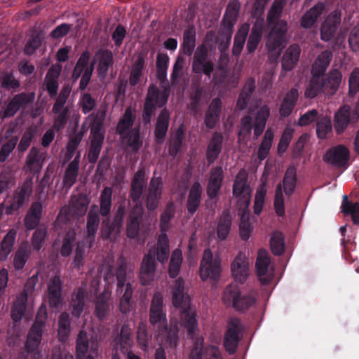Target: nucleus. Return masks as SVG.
<instances>
[{"label":"nucleus","mask_w":359,"mask_h":359,"mask_svg":"<svg viewBox=\"0 0 359 359\" xmlns=\"http://www.w3.org/2000/svg\"><path fill=\"white\" fill-rule=\"evenodd\" d=\"M311 73V78L304 92L306 98H315L320 93L334 95L341 81V74L337 69L331 70L326 78L323 74Z\"/></svg>","instance_id":"3"},{"label":"nucleus","mask_w":359,"mask_h":359,"mask_svg":"<svg viewBox=\"0 0 359 359\" xmlns=\"http://www.w3.org/2000/svg\"><path fill=\"white\" fill-rule=\"evenodd\" d=\"M50 306L57 308L62 302V281L58 276L51 278L48 285Z\"/></svg>","instance_id":"29"},{"label":"nucleus","mask_w":359,"mask_h":359,"mask_svg":"<svg viewBox=\"0 0 359 359\" xmlns=\"http://www.w3.org/2000/svg\"><path fill=\"white\" fill-rule=\"evenodd\" d=\"M297 184V175L294 168H287L283 180V191L288 197L291 196L295 191Z\"/></svg>","instance_id":"55"},{"label":"nucleus","mask_w":359,"mask_h":359,"mask_svg":"<svg viewBox=\"0 0 359 359\" xmlns=\"http://www.w3.org/2000/svg\"><path fill=\"white\" fill-rule=\"evenodd\" d=\"M193 90L190 94V109L193 112H197L203 97L205 89L199 83L194 84Z\"/></svg>","instance_id":"58"},{"label":"nucleus","mask_w":359,"mask_h":359,"mask_svg":"<svg viewBox=\"0 0 359 359\" xmlns=\"http://www.w3.org/2000/svg\"><path fill=\"white\" fill-rule=\"evenodd\" d=\"M222 109V102L220 97H217L212 100L208 105L204 116V124L207 129H214L219 122Z\"/></svg>","instance_id":"21"},{"label":"nucleus","mask_w":359,"mask_h":359,"mask_svg":"<svg viewBox=\"0 0 359 359\" xmlns=\"http://www.w3.org/2000/svg\"><path fill=\"white\" fill-rule=\"evenodd\" d=\"M224 136L220 132H214L207 146L205 151L206 160L208 165L213 163L222 152Z\"/></svg>","instance_id":"24"},{"label":"nucleus","mask_w":359,"mask_h":359,"mask_svg":"<svg viewBox=\"0 0 359 359\" xmlns=\"http://www.w3.org/2000/svg\"><path fill=\"white\" fill-rule=\"evenodd\" d=\"M42 203L39 201L32 203L24 219V224L27 230H33L38 226L42 217Z\"/></svg>","instance_id":"27"},{"label":"nucleus","mask_w":359,"mask_h":359,"mask_svg":"<svg viewBox=\"0 0 359 359\" xmlns=\"http://www.w3.org/2000/svg\"><path fill=\"white\" fill-rule=\"evenodd\" d=\"M32 192L33 180L32 178H27L22 184L13 191L10 204L5 208L6 215H11L22 208L26 203L29 202Z\"/></svg>","instance_id":"8"},{"label":"nucleus","mask_w":359,"mask_h":359,"mask_svg":"<svg viewBox=\"0 0 359 359\" xmlns=\"http://www.w3.org/2000/svg\"><path fill=\"white\" fill-rule=\"evenodd\" d=\"M133 344L132 329L128 324H123L119 333L113 340L114 349L120 348L123 354L131 350Z\"/></svg>","instance_id":"23"},{"label":"nucleus","mask_w":359,"mask_h":359,"mask_svg":"<svg viewBox=\"0 0 359 359\" xmlns=\"http://www.w3.org/2000/svg\"><path fill=\"white\" fill-rule=\"evenodd\" d=\"M222 271L221 262L218 257H214L210 249L205 250L200 264V277L203 280L208 278L217 280Z\"/></svg>","instance_id":"11"},{"label":"nucleus","mask_w":359,"mask_h":359,"mask_svg":"<svg viewBox=\"0 0 359 359\" xmlns=\"http://www.w3.org/2000/svg\"><path fill=\"white\" fill-rule=\"evenodd\" d=\"M232 226V217L230 213L224 210L219 216L216 228L217 236L219 241L227 238Z\"/></svg>","instance_id":"39"},{"label":"nucleus","mask_w":359,"mask_h":359,"mask_svg":"<svg viewBox=\"0 0 359 359\" xmlns=\"http://www.w3.org/2000/svg\"><path fill=\"white\" fill-rule=\"evenodd\" d=\"M232 276L236 282L243 284L249 276V263L245 255L239 252L231 264Z\"/></svg>","instance_id":"20"},{"label":"nucleus","mask_w":359,"mask_h":359,"mask_svg":"<svg viewBox=\"0 0 359 359\" xmlns=\"http://www.w3.org/2000/svg\"><path fill=\"white\" fill-rule=\"evenodd\" d=\"M109 299L110 295L106 291L100 293L96 298L95 313L100 320H104L109 313Z\"/></svg>","instance_id":"42"},{"label":"nucleus","mask_w":359,"mask_h":359,"mask_svg":"<svg viewBox=\"0 0 359 359\" xmlns=\"http://www.w3.org/2000/svg\"><path fill=\"white\" fill-rule=\"evenodd\" d=\"M196 43V33L194 25H189L183 32L181 52L186 56L194 53Z\"/></svg>","instance_id":"32"},{"label":"nucleus","mask_w":359,"mask_h":359,"mask_svg":"<svg viewBox=\"0 0 359 359\" xmlns=\"http://www.w3.org/2000/svg\"><path fill=\"white\" fill-rule=\"evenodd\" d=\"M274 137V133L271 128H268L264 133L262 141L259 146L257 158L260 161L264 160L269 154Z\"/></svg>","instance_id":"53"},{"label":"nucleus","mask_w":359,"mask_h":359,"mask_svg":"<svg viewBox=\"0 0 359 359\" xmlns=\"http://www.w3.org/2000/svg\"><path fill=\"white\" fill-rule=\"evenodd\" d=\"M182 250L179 248L175 249L172 252L168 266V273L170 278H175L177 277L182 267Z\"/></svg>","instance_id":"52"},{"label":"nucleus","mask_w":359,"mask_h":359,"mask_svg":"<svg viewBox=\"0 0 359 359\" xmlns=\"http://www.w3.org/2000/svg\"><path fill=\"white\" fill-rule=\"evenodd\" d=\"M46 317L47 313L46 311L40 309L27 334L25 343V348L27 353H34L38 348L41 343Z\"/></svg>","instance_id":"10"},{"label":"nucleus","mask_w":359,"mask_h":359,"mask_svg":"<svg viewBox=\"0 0 359 359\" xmlns=\"http://www.w3.org/2000/svg\"><path fill=\"white\" fill-rule=\"evenodd\" d=\"M135 118L136 116L133 113L131 107H128L118 122L116 126L117 133L120 135H123L126 131L130 130L135 123Z\"/></svg>","instance_id":"47"},{"label":"nucleus","mask_w":359,"mask_h":359,"mask_svg":"<svg viewBox=\"0 0 359 359\" xmlns=\"http://www.w3.org/2000/svg\"><path fill=\"white\" fill-rule=\"evenodd\" d=\"M155 253L150 250L143 257L140 266V280L142 285H149L154 279L156 271Z\"/></svg>","instance_id":"15"},{"label":"nucleus","mask_w":359,"mask_h":359,"mask_svg":"<svg viewBox=\"0 0 359 359\" xmlns=\"http://www.w3.org/2000/svg\"><path fill=\"white\" fill-rule=\"evenodd\" d=\"M224 178V174L221 166L217 165L211 168L206 188V194L210 200L212 201L217 198Z\"/></svg>","instance_id":"19"},{"label":"nucleus","mask_w":359,"mask_h":359,"mask_svg":"<svg viewBox=\"0 0 359 359\" xmlns=\"http://www.w3.org/2000/svg\"><path fill=\"white\" fill-rule=\"evenodd\" d=\"M271 250L274 255H282L285 252V237L282 232L275 231L270 239Z\"/></svg>","instance_id":"56"},{"label":"nucleus","mask_w":359,"mask_h":359,"mask_svg":"<svg viewBox=\"0 0 359 359\" xmlns=\"http://www.w3.org/2000/svg\"><path fill=\"white\" fill-rule=\"evenodd\" d=\"M172 302L180 314L181 325L185 327L189 335H192L197 328L196 316L190 311V297L184 291V282L180 277L171 285Z\"/></svg>","instance_id":"2"},{"label":"nucleus","mask_w":359,"mask_h":359,"mask_svg":"<svg viewBox=\"0 0 359 359\" xmlns=\"http://www.w3.org/2000/svg\"><path fill=\"white\" fill-rule=\"evenodd\" d=\"M333 57V53L330 50L322 51L315 60L311 66V72L325 75V72L330 65Z\"/></svg>","instance_id":"40"},{"label":"nucleus","mask_w":359,"mask_h":359,"mask_svg":"<svg viewBox=\"0 0 359 359\" xmlns=\"http://www.w3.org/2000/svg\"><path fill=\"white\" fill-rule=\"evenodd\" d=\"M186 134L184 126L180 125L176 130L173 138L168 146V154L172 158H176L177 154L181 151Z\"/></svg>","instance_id":"44"},{"label":"nucleus","mask_w":359,"mask_h":359,"mask_svg":"<svg viewBox=\"0 0 359 359\" xmlns=\"http://www.w3.org/2000/svg\"><path fill=\"white\" fill-rule=\"evenodd\" d=\"M156 255L157 260L161 263L165 264L169 257L170 246L169 240L165 233H162L158 240L156 251H152Z\"/></svg>","instance_id":"46"},{"label":"nucleus","mask_w":359,"mask_h":359,"mask_svg":"<svg viewBox=\"0 0 359 359\" xmlns=\"http://www.w3.org/2000/svg\"><path fill=\"white\" fill-rule=\"evenodd\" d=\"M123 226H118L114 220L110 221L109 217H107L102 222V227L100 230L101 237L104 240H108L111 238L112 236L118 235L121 233V230Z\"/></svg>","instance_id":"57"},{"label":"nucleus","mask_w":359,"mask_h":359,"mask_svg":"<svg viewBox=\"0 0 359 359\" xmlns=\"http://www.w3.org/2000/svg\"><path fill=\"white\" fill-rule=\"evenodd\" d=\"M30 255L31 251L27 243L21 244L14 255L13 266L15 269L17 271L22 270L25 267Z\"/></svg>","instance_id":"51"},{"label":"nucleus","mask_w":359,"mask_h":359,"mask_svg":"<svg viewBox=\"0 0 359 359\" xmlns=\"http://www.w3.org/2000/svg\"><path fill=\"white\" fill-rule=\"evenodd\" d=\"M146 55L144 52L140 53L132 65L129 76V83L132 87L136 86L141 81L145 67Z\"/></svg>","instance_id":"33"},{"label":"nucleus","mask_w":359,"mask_h":359,"mask_svg":"<svg viewBox=\"0 0 359 359\" xmlns=\"http://www.w3.org/2000/svg\"><path fill=\"white\" fill-rule=\"evenodd\" d=\"M325 6L323 3H318L311 7L302 15L300 20L302 27L304 29L311 28L321 15Z\"/></svg>","instance_id":"34"},{"label":"nucleus","mask_w":359,"mask_h":359,"mask_svg":"<svg viewBox=\"0 0 359 359\" xmlns=\"http://www.w3.org/2000/svg\"><path fill=\"white\" fill-rule=\"evenodd\" d=\"M163 297L161 292H155L149 308V323L157 333L163 334L166 331L167 318L164 309Z\"/></svg>","instance_id":"6"},{"label":"nucleus","mask_w":359,"mask_h":359,"mask_svg":"<svg viewBox=\"0 0 359 359\" xmlns=\"http://www.w3.org/2000/svg\"><path fill=\"white\" fill-rule=\"evenodd\" d=\"M243 331L244 326L239 318H233L229 320L223 339V346L228 354L236 353Z\"/></svg>","instance_id":"7"},{"label":"nucleus","mask_w":359,"mask_h":359,"mask_svg":"<svg viewBox=\"0 0 359 359\" xmlns=\"http://www.w3.org/2000/svg\"><path fill=\"white\" fill-rule=\"evenodd\" d=\"M270 114V108L266 104L262 105L255 114L253 133L255 139H257L263 133Z\"/></svg>","instance_id":"31"},{"label":"nucleus","mask_w":359,"mask_h":359,"mask_svg":"<svg viewBox=\"0 0 359 359\" xmlns=\"http://www.w3.org/2000/svg\"><path fill=\"white\" fill-rule=\"evenodd\" d=\"M17 230L11 229L0 243V260H6L13 249L16 240Z\"/></svg>","instance_id":"43"},{"label":"nucleus","mask_w":359,"mask_h":359,"mask_svg":"<svg viewBox=\"0 0 359 359\" xmlns=\"http://www.w3.org/2000/svg\"><path fill=\"white\" fill-rule=\"evenodd\" d=\"M115 276L117 280L116 292L121 296L119 309L122 313H127L131 308V299L133 293L132 285L126 283L128 264L123 256L117 261Z\"/></svg>","instance_id":"4"},{"label":"nucleus","mask_w":359,"mask_h":359,"mask_svg":"<svg viewBox=\"0 0 359 359\" xmlns=\"http://www.w3.org/2000/svg\"><path fill=\"white\" fill-rule=\"evenodd\" d=\"M255 79L253 78L248 79L236 102V107L238 109L240 110H244L247 108L251 96L255 90Z\"/></svg>","instance_id":"35"},{"label":"nucleus","mask_w":359,"mask_h":359,"mask_svg":"<svg viewBox=\"0 0 359 359\" xmlns=\"http://www.w3.org/2000/svg\"><path fill=\"white\" fill-rule=\"evenodd\" d=\"M43 165L41 154L39 149L32 147L27 156L26 166L32 173L36 174L40 172Z\"/></svg>","instance_id":"48"},{"label":"nucleus","mask_w":359,"mask_h":359,"mask_svg":"<svg viewBox=\"0 0 359 359\" xmlns=\"http://www.w3.org/2000/svg\"><path fill=\"white\" fill-rule=\"evenodd\" d=\"M273 208L275 212L278 217H283L285 216V201L281 183L278 184L275 189Z\"/></svg>","instance_id":"62"},{"label":"nucleus","mask_w":359,"mask_h":359,"mask_svg":"<svg viewBox=\"0 0 359 359\" xmlns=\"http://www.w3.org/2000/svg\"><path fill=\"white\" fill-rule=\"evenodd\" d=\"M301 49L297 44H292L285 50L282 57V67L285 71H291L297 65Z\"/></svg>","instance_id":"37"},{"label":"nucleus","mask_w":359,"mask_h":359,"mask_svg":"<svg viewBox=\"0 0 359 359\" xmlns=\"http://www.w3.org/2000/svg\"><path fill=\"white\" fill-rule=\"evenodd\" d=\"M175 209L172 202L166 205L165 210L162 212L160 218V227L163 232H166L170 228V222L174 217Z\"/></svg>","instance_id":"63"},{"label":"nucleus","mask_w":359,"mask_h":359,"mask_svg":"<svg viewBox=\"0 0 359 359\" xmlns=\"http://www.w3.org/2000/svg\"><path fill=\"white\" fill-rule=\"evenodd\" d=\"M202 187L198 182H195L191 185L186 204L187 212L193 216L199 208L202 200Z\"/></svg>","instance_id":"26"},{"label":"nucleus","mask_w":359,"mask_h":359,"mask_svg":"<svg viewBox=\"0 0 359 359\" xmlns=\"http://www.w3.org/2000/svg\"><path fill=\"white\" fill-rule=\"evenodd\" d=\"M161 88L163 90H160L156 85L151 83L148 88L144 102L154 104L158 108L163 107L168 102L170 88L169 84L161 86Z\"/></svg>","instance_id":"18"},{"label":"nucleus","mask_w":359,"mask_h":359,"mask_svg":"<svg viewBox=\"0 0 359 359\" xmlns=\"http://www.w3.org/2000/svg\"><path fill=\"white\" fill-rule=\"evenodd\" d=\"M143 214L142 208L137 204L135 205L129 211L126 219V236L128 238L134 239L137 237Z\"/></svg>","instance_id":"16"},{"label":"nucleus","mask_w":359,"mask_h":359,"mask_svg":"<svg viewBox=\"0 0 359 359\" xmlns=\"http://www.w3.org/2000/svg\"><path fill=\"white\" fill-rule=\"evenodd\" d=\"M251 189L248 184V176L245 171H240L236 176L233 184V196L236 198L239 197L240 201L245 204V208H248L250 203Z\"/></svg>","instance_id":"14"},{"label":"nucleus","mask_w":359,"mask_h":359,"mask_svg":"<svg viewBox=\"0 0 359 359\" xmlns=\"http://www.w3.org/2000/svg\"><path fill=\"white\" fill-rule=\"evenodd\" d=\"M332 131V122L330 118L327 116L322 117L316 123L317 137L320 140L327 137L328 135Z\"/></svg>","instance_id":"64"},{"label":"nucleus","mask_w":359,"mask_h":359,"mask_svg":"<svg viewBox=\"0 0 359 359\" xmlns=\"http://www.w3.org/2000/svg\"><path fill=\"white\" fill-rule=\"evenodd\" d=\"M223 302L227 306H231L238 311L248 310L256 302L252 292L242 294L240 287L234 283L226 286L223 292Z\"/></svg>","instance_id":"5"},{"label":"nucleus","mask_w":359,"mask_h":359,"mask_svg":"<svg viewBox=\"0 0 359 359\" xmlns=\"http://www.w3.org/2000/svg\"><path fill=\"white\" fill-rule=\"evenodd\" d=\"M112 205V189L105 187L102 190L100 196V209L98 212L102 217H109Z\"/></svg>","instance_id":"45"},{"label":"nucleus","mask_w":359,"mask_h":359,"mask_svg":"<svg viewBox=\"0 0 359 359\" xmlns=\"http://www.w3.org/2000/svg\"><path fill=\"white\" fill-rule=\"evenodd\" d=\"M70 333L69 315L67 312H62L58 320V337L62 341H65Z\"/></svg>","instance_id":"61"},{"label":"nucleus","mask_w":359,"mask_h":359,"mask_svg":"<svg viewBox=\"0 0 359 359\" xmlns=\"http://www.w3.org/2000/svg\"><path fill=\"white\" fill-rule=\"evenodd\" d=\"M341 13L336 9L332 11L325 18L320 27V39L323 41L332 40L341 24Z\"/></svg>","instance_id":"12"},{"label":"nucleus","mask_w":359,"mask_h":359,"mask_svg":"<svg viewBox=\"0 0 359 359\" xmlns=\"http://www.w3.org/2000/svg\"><path fill=\"white\" fill-rule=\"evenodd\" d=\"M98 57L97 74L98 76L104 79L108 73L109 67L113 65V54L110 50H99L96 53Z\"/></svg>","instance_id":"36"},{"label":"nucleus","mask_w":359,"mask_h":359,"mask_svg":"<svg viewBox=\"0 0 359 359\" xmlns=\"http://www.w3.org/2000/svg\"><path fill=\"white\" fill-rule=\"evenodd\" d=\"M351 114L348 109L341 108L334 115V127L337 134L341 135L350 123Z\"/></svg>","instance_id":"50"},{"label":"nucleus","mask_w":359,"mask_h":359,"mask_svg":"<svg viewBox=\"0 0 359 359\" xmlns=\"http://www.w3.org/2000/svg\"><path fill=\"white\" fill-rule=\"evenodd\" d=\"M100 224L98 206L92 205L87 215V236L86 239L92 245L95 242V238ZM91 247V245H90Z\"/></svg>","instance_id":"28"},{"label":"nucleus","mask_w":359,"mask_h":359,"mask_svg":"<svg viewBox=\"0 0 359 359\" xmlns=\"http://www.w3.org/2000/svg\"><path fill=\"white\" fill-rule=\"evenodd\" d=\"M287 0H274L268 11L266 21L270 32L268 34L266 46L269 52L280 50L287 32L286 20L281 19Z\"/></svg>","instance_id":"1"},{"label":"nucleus","mask_w":359,"mask_h":359,"mask_svg":"<svg viewBox=\"0 0 359 359\" xmlns=\"http://www.w3.org/2000/svg\"><path fill=\"white\" fill-rule=\"evenodd\" d=\"M170 113L164 107L158 114L154 125V139L158 144H162L167 135L170 126Z\"/></svg>","instance_id":"22"},{"label":"nucleus","mask_w":359,"mask_h":359,"mask_svg":"<svg viewBox=\"0 0 359 359\" xmlns=\"http://www.w3.org/2000/svg\"><path fill=\"white\" fill-rule=\"evenodd\" d=\"M147 179L144 168H140L133 176L131 182L130 197L134 203H137L147 186Z\"/></svg>","instance_id":"25"},{"label":"nucleus","mask_w":359,"mask_h":359,"mask_svg":"<svg viewBox=\"0 0 359 359\" xmlns=\"http://www.w3.org/2000/svg\"><path fill=\"white\" fill-rule=\"evenodd\" d=\"M104 144L103 140L90 139V144L88 150V161L95 164L100 156Z\"/></svg>","instance_id":"60"},{"label":"nucleus","mask_w":359,"mask_h":359,"mask_svg":"<svg viewBox=\"0 0 359 359\" xmlns=\"http://www.w3.org/2000/svg\"><path fill=\"white\" fill-rule=\"evenodd\" d=\"M99 342L88 339L87 332L80 331L76 341V359H95L98 355Z\"/></svg>","instance_id":"9"},{"label":"nucleus","mask_w":359,"mask_h":359,"mask_svg":"<svg viewBox=\"0 0 359 359\" xmlns=\"http://www.w3.org/2000/svg\"><path fill=\"white\" fill-rule=\"evenodd\" d=\"M349 158L350 151L343 144H339L332 147L327 150L325 155L323 156L324 161L339 168L346 166Z\"/></svg>","instance_id":"17"},{"label":"nucleus","mask_w":359,"mask_h":359,"mask_svg":"<svg viewBox=\"0 0 359 359\" xmlns=\"http://www.w3.org/2000/svg\"><path fill=\"white\" fill-rule=\"evenodd\" d=\"M79 170V156H76L67 165L62 179L63 187L70 189L76 182Z\"/></svg>","instance_id":"38"},{"label":"nucleus","mask_w":359,"mask_h":359,"mask_svg":"<svg viewBox=\"0 0 359 359\" xmlns=\"http://www.w3.org/2000/svg\"><path fill=\"white\" fill-rule=\"evenodd\" d=\"M122 136L126 140L127 147L130 148L133 152H137L142 147L143 142L140 139L138 127L131 128Z\"/></svg>","instance_id":"49"},{"label":"nucleus","mask_w":359,"mask_h":359,"mask_svg":"<svg viewBox=\"0 0 359 359\" xmlns=\"http://www.w3.org/2000/svg\"><path fill=\"white\" fill-rule=\"evenodd\" d=\"M0 87L6 90L19 88L20 83L11 72L4 71L0 74Z\"/></svg>","instance_id":"59"},{"label":"nucleus","mask_w":359,"mask_h":359,"mask_svg":"<svg viewBox=\"0 0 359 359\" xmlns=\"http://www.w3.org/2000/svg\"><path fill=\"white\" fill-rule=\"evenodd\" d=\"M270 263L271 259L267 250L259 249L255 262V269L259 280L263 285H268L273 278L272 273L269 271Z\"/></svg>","instance_id":"13"},{"label":"nucleus","mask_w":359,"mask_h":359,"mask_svg":"<svg viewBox=\"0 0 359 359\" xmlns=\"http://www.w3.org/2000/svg\"><path fill=\"white\" fill-rule=\"evenodd\" d=\"M250 28V24L245 22L239 27L236 33L232 47V54L233 55L238 56L241 55L248 35Z\"/></svg>","instance_id":"41"},{"label":"nucleus","mask_w":359,"mask_h":359,"mask_svg":"<svg viewBox=\"0 0 359 359\" xmlns=\"http://www.w3.org/2000/svg\"><path fill=\"white\" fill-rule=\"evenodd\" d=\"M298 98L299 92L295 88H292L286 93L279 107V114L281 118H287L292 113Z\"/></svg>","instance_id":"30"},{"label":"nucleus","mask_w":359,"mask_h":359,"mask_svg":"<svg viewBox=\"0 0 359 359\" xmlns=\"http://www.w3.org/2000/svg\"><path fill=\"white\" fill-rule=\"evenodd\" d=\"M341 212L346 215L351 217L354 224H359V203H352L348 201V196L344 195L341 203Z\"/></svg>","instance_id":"54"}]
</instances>
